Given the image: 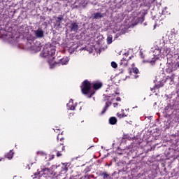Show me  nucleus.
Listing matches in <instances>:
<instances>
[{
    "instance_id": "1",
    "label": "nucleus",
    "mask_w": 179,
    "mask_h": 179,
    "mask_svg": "<svg viewBox=\"0 0 179 179\" xmlns=\"http://www.w3.org/2000/svg\"><path fill=\"white\" fill-rule=\"evenodd\" d=\"M41 55L43 57V58H48V64L50 68H54V66L58 64L54 61V59H55V57H54V55H55V49L51 48H44Z\"/></svg>"
},
{
    "instance_id": "2",
    "label": "nucleus",
    "mask_w": 179,
    "mask_h": 179,
    "mask_svg": "<svg viewBox=\"0 0 179 179\" xmlns=\"http://www.w3.org/2000/svg\"><path fill=\"white\" fill-rule=\"evenodd\" d=\"M58 169V166L52 165L50 169L45 168L42 169L41 173H35V176H39L40 179H45L47 177H50V176H52L54 171L52 170H55Z\"/></svg>"
},
{
    "instance_id": "3",
    "label": "nucleus",
    "mask_w": 179,
    "mask_h": 179,
    "mask_svg": "<svg viewBox=\"0 0 179 179\" xmlns=\"http://www.w3.org/2000/svg\"><path fill=\"white\" fill-rule=\"evenodd\" d=\"M81 91L83 94H90L89 97H92L94 94V92L92 91V84L87 80L83 83Z\"/></svg>"
},
{
    "instance_id": "4",
    "label": "nucleus",
    "mask_w": 179,
    "mask_h": 179,
    "mask_svg": "<svg viewBox=\"0 0 179 179\" xmlns=\"http://www.w3.org/2000/svg\"><path fill=\"white\" fill-rule=\"evenodd\" d=\"M69 29L71 32L78 33V31L79 30V24L77 22H73L69 24Z\"/></svg>"
},
{
    "instance_id": "5",
    "label": "nucleus",
    "mask_w": 179,
    "mask_h": 179,
    "mask_svg": "<svg viewBox=\"0 0 179 179\" xmlns=\"http://www.w3.org/2000/svg\"><path fill=\"white\" fill-rule=\"evenodd\" d=\"M34 33L37 38H43V37H44V31H43L41 28L34 31Z\"/></svg>"
},
{
    "instance_id": "6",
    "label": "nucleus",
    "mask_w": 179,
    "mask_h": 179,
    "mask_svg": "<svg viewBox=\"0 0 179 179\" xmlns=\"http://www.w3.org/2000/svg\"><path fill=\"white\" fill-rule=\"evenodd\" d=\"M93 19H101V17H104V14L101 13H95L92 15Z\"/></svg>"
},
{
    "instance_id": "7",
    "label": "nucleus",
    "mask_w": 179,
    "mask_h": 179,
    "mask_svg": "<svg viewBox=\"0 0 179 179\" xmlns=\"http://www.w3.org/2000/svg\"><path fill=\"white\" fill-rule=\"evenodd\" d=\"M101 86H103V84L100 82H96L93 84V87L95 90H99Z\"/></svg>"
},
{
    "instance_id": "8",
    "label": "nucleus",
    "mask_w": 179,
    "mask_h": 179,
    "mask_svg": "<svg viewBox=\"0 0 179 179\" xmlns=\"http://www.w3.org/2000/svg\"><path fill=\"white\" fill-rule=\"evenodd\" d=\"M67 107L69 110H75V105H73V101L71 99L69 103H67Z\"/></svg>"
},
{
    "instance_id": "9",
    "label": "nucleus",
    "mask_w": 179,
    "mask_h": 179,
    "mask_svg": "<svg viewBox=\"0 0 179 179\" xmlns=\"http://www.w3.org/2000/svg\"><path fill=\"white\" fill-rule=\"evenodd\" d=\"M120 65H122V66H127V65H128V60L125 57H123L120 62Z\"/></svg>"
},
{
    "instance_id": "10",
    "label": "nucleus",
    "mask_w": 179,
    "mask_h": 179,
    "mask_svg": "<svg viewBox=\"0 0 179 179\" xmlns=\"http://www.w3.org/2000/svg\"><path fill=\"white\" fill-rule=\"evenodd\" d=\"M69 62V57H64L60 60V64L62 65H66Z\"/></svg>"
},
{
    "instance_id": "11",
    "label": "nucleus",
    "mask_w": 179,
    "mask_h": 179,
    "mask_svg": "<svg viewBox=\"0 0 179 179\" xmlns=\"http://www.w3.org/2000/svg\"><path fill=\"white\" fill-rule=\"evenodd\" d=\"M109 123L111 125H115L117 124V118L115 117H112L109 119Z\"/></svg>"
},
{
    "instance_id": "12",
    "label": "nucleus",
    "mask_w": 179,
    "mask_h": 179,
    "mask_svg": "<svg viewBox=\"0 0 179 179\" xmlns=\"http://www.w3.org/2000/svg\"><path fill=\"white\" fill-rule=\"evenodd\" d=\"M111 104V103H108L106 102L105 104V106L103 108V110L101 112V114H104V113H106L107 111V108H108V107H110V105Z\"/></svg>"
},
{
    "instance_id": "13",
    "label": "nucleus",
    "mask_w": 179,
    "mask_h": 179,
    "mask_svg": "<svg viewBox=\"0 0 179 179\" xmlns=\"http://www.w3.org/2000/svg\"><path fill=\"white\" fill-rule=\"evenodd\" d=\"M6 157H7V159H8L9 160L13 159V152H12V150H10L7 155H6Z\"/></svg>"
},
{
    "instance_id": "14",
    "label": "nucleus",
    "mask_w": 179,
    "mask_h": 179,
    "mask_svg": "<svg viewBox=\"0 0 179 179\" xmlns=\"http://www.w3.org/2000/svg\"><path fill=\"white\" fill-rule=\"evenodd\" d=\"M63 20H64V16L59 15V17H57V23H58V24H61V21H62Z\"/></svg>"
},
{
    "instance_id": "15",
    "label": "nucleus",
    "mask_w": 179,
    "mask_h": 179,
    "mask_svg": "<svg viewBox=\"0 0 179 179\" xmlns=\"http://www.w3.org/2000/svg\"><path fill=\"white\" fill-rule=\"evenodd\" d=\"M111 43H113V36L109 35V36L107 37V43H108V44H111Z\"/></svg>"
},
{
    "instance_id": "16",
    "label": "nucleus",
    "mask_w": 179,
    "mask_h": 179,
    "mask_svg": "<svg viewBox=\"0 0 179 179\" xmlns=\"http://www.w3.org/2000/svg\"><path fill=\"white\" fill-rule=\"evenodd\" d=\"M132 71L134 73H136V74L139 73V70L138 69V68H133Z\"/></svg>"
},
{
    "instance_id": "17",
    "label": "nucleus",
    "mask_w": 179,
    "mask_h": 179,
    "mask_svg": "<svg viewBox=\"0 0 179 179\" xmlns=\"http://www.w3.org/2000/svg\"><path fill=\"white\" fill-rule=\"evenodd\" d=\"M111 66L112 68H117V63H115V62H111Z\"/></svg>"
},
{
    "instance_id": "18",
    "label": "nucleus",
    "mask_w": 179,
    "mask_h": 179,
    "mask_svg": "<svg viewBox=\"0 0 179 179\" xmlns=\"http://www.w3.org/2000/svg\"><path fill=\"white\" fill-rule=\"evenodd\" d=\"M102 177L103 179L108 178V174H107V173H102Z\"/></svg>"
},
{
    "instance_id": "19",
    "label": "nucleus",
    "mask_w": 179,
    "mask_h": 179,
    "mask_svg": "<svg viewBox=\"0 0 179 179\" xmlns=\"http://www.w3.org/2000/svg\"><path fill=\"white\" fill-rule=\"evenodd\" d=\"M32 50H34V51H40V50H41V48H40V46H37L36 48H32Z\"/></svg>"
},
{
    "instance_id": "20",
    "label": "nucleus",
    "mask_w": 179,
    "mask_h": 179,
    "mask_svg": "<svg viewBox=\"0 0 179 179\" xmlns=\"http://www.w3.org/2000/svg\"><path fill=\"white\" fill-rule=\"evenodd\" d=\"M118 106V103H113V107H117Z\"/></svg>"
},
{
    "instance_id": "21",
    "label": "nucleus",
    "mask_w": 179,
    "mask_h": 179,
    "mask_svg": "<svg viewBox=\"0 0 179 179\" xmlns=\"http://www.w3.org/2000/svg\"><path fill=\"white\" fill-rule=\"evenodd\" d=\"M116 101H121V98L120 97H117L116 98Z\"/></svg>"
},
{
    "instance_id": "22",
    "label": "nucleus",
    "mask_w": 179,
    "mask_h": 179,
    "mask_svg": "<svg viewBox=\"0 0 179 179\" xmlns=\"http://www.w3.org/2000/svg\"><path fill=\"white\" fill-rule=\"evenodd\" d=\"M150 63L151 64V65H155V61H150Z\"/></svg>"
},
{
    "instance_id": "23",
    "label": "nucleus",
    "mask_w": 179,
    "mask_h": 179,
    "mask_svg": "<svg viewBox=\"0 0 179 179\" xmlns=\"http://www.w3.org/2000/svg\"><path fill=\"white\" fill-rule=\"evenodd\" d=\"M119 117L121 118V117H122V118H124V117H127V115H119Z\"/></svg>"
},
{
    "instance_id": "24",
    "label": "nucleus",
    "mask_w": 179,
    "mask_h": 179,
    "mask_svg": "<svg viewBox=\"0 0 179 179\" xmlns=\"http://www.w3.org/2000/svg\"><path fill=\"white\" fill-rule=\"evenodd\" d=\"M176 66H177V68H178V69H179V62H176Z\"/></svg>"
},
{
    "instance_id": "25",
    "label": "nucleus",
    "mask_w": 179,
    "mask_h": 179,
    "mask_svg": "<svg viewBox=\"0 0 179 179\" xmlns=\"http://www.w3.org/2000/svg\"><path fill=\"white\" fill-rule=\"evenodd\" d=\"M57 157H59V156H61V153L57 152Z\"/></svg>"
},
{
    "instance_id": "26",
    "label": "nucleus",
    "mask_w": 179,
    "mask_h": 179,
    "mask_svg": "<svg viewBox=\"0 0 179 179\" xmlns=\"http://www.w3.org/2000/svg\"><path fill=\"white\" fill-rule=\"evenodd\" d=\"M128 55H129V54H128V53H124V56H125V57H128Z\"/></svg>"
},
{
    "instance_id": "27",
    "label": "nucleus",
    "mask_w": 179,
    "mask_h": 179,
    "mask_svg": "<svg viewBox=\"0 0 179 179\" xmlns=\"http://www.w3.org/2000/svg\"><path fill=\"white\" fill-rule=\"evenodd\" d=\"M64 149H65V147H63V148H62V150H64Z\"/></svg>"
},
{
    "instance_id": "28",
    "label": "nucleus",
    "mask_w": 179,
    "mask_h": 179,
    "mask_svg": "<svg viewBox=\"0 0 179 179\" xmlns=\"http://www.w3.org/2000/svg\"><path fill=\"white\" fill-rule=\"evenodd\" d=\"M143 62H149V61H143Z\"/></svg>"
},
{
    "instance_id": "29",
    "label": "nucleus",
    "mask_w": 179,
    "mask_h": 179,
    "mask_svg": "<svg viewBox=\"0 0 179 179\" xmlns=\"http://www.w3.org/2000/svg\"><path fill=\"white\" fill-rule=\"evenodd\" d=\"M155 29L156 28V25H154Z\"/></svg>"
},
{
    "instance_id": "30",
    "label": "nucleus",
    "mask_w": 179,
    "mask_h": 179,
    "mask_svg": "<svg viewBox=\"0 0 179 179\" xmlns=\"http://www.w3.org/2000/svg\"><path fill=\"white\" fill-rule=\"evenodd\" d=\"M2 31V29H0V32Z\"/></svg>"
},
{
    "instance_id": "31",
    "label": "nucleus",
    "mask_w": 179,
    "mask_h": 179,
    "mask_svg": "<svg viewBox=\"0 0 179 179\" xmlns=\"http://www.w3.org/2000/svg\"><path fill=\"white\" fill-rule=\"evenodd\" d=\"M129 59H131V57H129Z\"/></svg>"
},
{
    "instance_id": "32",
    "label": "nucleus",
    "mask_w": 179,
    "mask_h": 179,
    "mask_svg": "<svg viewBox=\"0 0 179 179\" xmlns=\"http://www.w3.org/2000/svg\"><path fill=\"white\" fill-rule=\"evenodd\" d=\"M1 159H0V162H1Z\"/></svg>"
}]
</instances>
